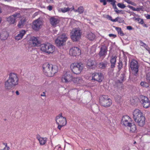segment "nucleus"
Masks as SVG:
<instances>
[{"instance_id": "obj_22", "label": "nucleus", "mask_w": 150, "mask_h": 150, "mask_svg": "<svg viewBox=\"0 0 150 150\" xmlns=\"http://www.w3.org/2000/svg\"><path fill=\"white\" fill-rule=\"evenodd\" d=\"M8 35L7 32L5 30H4L0 34V38L2 40H5L7 38Z\"/></svg>"}, {"instance_id": "obj_9", "label": "nucleus", "mask_w": 150, "mask_h": 150, "mask_svg": "<svg viewBox=\"0 0 150 150\" xmlns=\"http://www.w3.org/2000/svg\"><path fill=\"white\" fill-rule=\"evenodd\" d=\"M21 16L20 13H16L13 15L6 18V21L10 25L16 24L17 19L21 18Z\"/></svg>"}, {"instance_id": "obj_16", "label": "nucleus", "mask_w": 150, "mask_h": 150, "mask_svg": "<svg viewBox=\"0 0 150 150\" xmlns=\"http://www.w3.org/2000/svg\"><path fill=\"white\" fill-rule=\"evenodd\" d=\"M69 54L73 56L79 55L81 54V50L77 47H73L70 49Z\"/></svg>"}, {"instance_id": "obj_37", "label": "nucleus", "mask_w": 150, "mask_h": 150, "mask_svg": "<svg viewBox=\"0 0 150 150\" xmlns=\"http://www.w3.org/2000/svg\"><path fill=\"white\" fill-rule=\"evenodd\" d=\"M140 85L146 88H147L149 86V84L145 82H142L140 83Z\"/></svg>"}, {"instance_id": "obj_33", "label": "nucleus", "mask_w": 150, "mask_h": 150, "mask_svg": "<svg viewBox=\"0 0 150 150\" xmlns=\"http://www.w3.org/2000/svg\"><path fill=\"white\" fill-rule=\"evenodd\" d=\"M115 30L117 31L118 34H120L121 36H123L125 35V34L123 32V31L121 30V28L119 27H116L115 28Z\"/></svg>"}, {"instance_id": "obj_10", "label": "nucleus", "mask_w": 150, "mask_h": 150, "mask_svg": "<svg viewBox=\"0 0 150 150\" xmlns=\"http://www.w3.org/2000/svg\"><path fill=\"white\" fill-rule=\"evenodd\" d=\"M67 39L68 35L63 33L58 37L55 41V43L58 47L63 46Z\"/></svg>"}, {"instance_id": "obj_52", "label": "nucleus", "mask_w": 150, "mask_h": 150, "mask_svg": "<svg viewBox=\"0 0 150 150\" xmlns=\"http://www.w3.org/2000/svg\"><path fill=\"white\" fill-rule=\"evenodd\" d=\"M47 2L49 3H51L53 2V0H47Z\"/></svg>"}, {"instance_id": "obj_13", "label": "nucleus", "mask_w": 150, "mask_h": 150, "mask_svg": "<svg viewBox=\"0 0 150 150\" xmlns=\"http://www.w3.org/2000/svg\"><path fill=\"white\" fill-rule=\"evenodd\" d=\"M130 67L133 71V73L136 75L138 71L139 65L138 62L135 60H133L130 64Z\"/></svg>"}, {"instance_id": "obj_59", "label": "nucleus", "mask_w": 150, "mask_h": 150, "mask_svg": "<svg viewBox=\"0 0 150 150\" xmlns=\"http://www.w3.org/2000/svg\"><path fill=\"white\" fill-rule=\"evenodd\" d=\"M136 143V141H134V143H133V144H135Z\"/></svg>"}, {"instance_id": "obj_60", "label": "nucleus", "mask_w": 150, "mask_h": 150, "mask_svg": "<svg viewBox=\"0 0 150 150\" xmlns=\"http://www.w3.org/2000/svg\"><path fill=\"white\" fill-rule=\"evenodd\" d=\"M31 1H33L34 0H30Z\"/></svg>"}, {"instance_id": "obj_28", "label": "nucleus", "mask_w": 150, "mask_h": 150, "mask_svg": "<svg viewBox=\"0 0 150 150\" xmlns=\"http://www.w3.org/2000/svg\"><path fill=\"white\" fill-rule=\"evenodd\" d=\"M86 38L90 40H93L95 38V35L91 32H88L86 35Z\"/></svg>"}, {"instance_id": "obj_46", "label": "nucleus", "mask_w": 150, "mask_h": 150, "mask_svg": "<svg viewBox=\"0 0 150 150\" xmlns=\"http://www.w3.org/2000/svg\"><path fill=\"white\" fill-rule=\"evenodd\" d=\"M127 29L129 30H130L132 29V28L130 26H127Z\"/></svg>"}, {"instance_id": "obj_8", "label": "nucleus", "mask_w": 150, "mask_h": 150, "mask_svg": "<svg viewBox=\"0 0 150 150\" xmlns=\"http://www.w3.org/2000/svg\"><path fill=\"white\" fill-rule=\"evenodd\" d=\"M100 103L102 106L106 107L110 106L112 104V101L108 96L103 95L100 98Z\"/></svg>"}, {"instance_id": "obj_53", "label": "nucleus", "mask_w": 150, "mask_h": 150, "mask_svg": "<svg viewBox=\"0 0 150 150\" xmlns=\"http://www.w3.org/2000/svg\"><path fill=\"white\" fill-rule=\"evenodd\" d=\"M112 6L113 8L115 9V10H116L117 9L115 4L112 5Z\"/></svg>"}, {"instance_id": "obj_41", "label": "nucleus", "mask_w": 150, "mask_h": 150, "mask_svg": "<svg viewBox=\"0 0 150 150\" xmlns=\"http://www.w3.org/2000/svg\"><path fill=\"white\" fill-rule=\"evenodd\" d=\"M4 145L5 146V147L4 148V149H1L0 150H8L9 149V147H7V144H4Z\"/></svg>"}, {"instance_id": "obj_21", "label": "nucleus", "mask_w": 150, "mask_h": 150, "mask_svg": "<svg viewBox=\"0 0 150 150\" xmlns=\"http://www.w3.org/2000/svg\"><path fill=\"white\" fill-rule=\"evenodd\" d=\"M36 138L39 141L40 144L41 145H45L47 140V138L41 137L39 135L37 136Z\"/></svg>"}, {"instance_id": "obj_6", "label": "nucleus", "mask_w": 150, "mask_h": 150, "mask_svg": "<svg viewBox=\"0 0 150 150\" xmlns=\"http://www.w3.org/2000/svg\"><path fill=\"white\" fill-rule=\"evenodd\" d=\"M56 123L58 125V128L60 130L61 128L63 126L66 125L67 122L66 118L62 116V113L60 114L56 117Z\"/></svg>"}, {"instance_id": "obj_35", "label": "nucleus", "mask_w": 150, "mask_h": 150, "mask_svg": "<svg viewBox=\"0 0 150 150\" xmlns=\"http://www.w3.org/2000/svg\"><path fill=\"white\" fill-rule=\"evenodd\" d=\"M71 9V10L72 9V8H70L69 7H67V8L64 7V8H61L60 9V10H61V11L63 13H65L67 12V11H69Z\"/></svg>"}, {"instance_id": "obj_2", "label": "nucleus", "mask_w": 150, "mask_h": 150, "mask_svg": "<svg viewBox=\"0 0 150 150\" xmlns=\"http://www.w3.org/2000/svg\"><path fill=\"white\" fill-rule=\"evenodd\" d=\"M43 71L45 74L47 76L51 77L54 75L58 71L57 66H53L48 63L44 64L42 66Z\"/></svg>"}, {"instance_id": "obj_1", "label": "nucleus", "mask_w": 150, "mask_h": 150, "mask_svg": "<svg viewBox=\"0 0 150 150\" xmlns=\"http://www.w3.org/2000/svg\"><path fill=\"white\" fill-rule=\"evenodd\" d=\"M18 78L17 75L15 73H11L9 75L7 79L4 83V87L6 90H10L18 84Z\"/></svg>"}, {"instance_id": "obj_23", "label": "nucleus", "mask_w": 150, "mask_h": 150, "mask_svg": "<svg viewBox=\"0 0 150 150\" xmlns=\"http://www.w3.org/2000/svg\"><path fill=\"white\" fill-rule=\"evenodd\" d=\"M127 127L130 132L135 133L137 132L136 126L134 124L131 123Z\"/></svg>"}, {"instance_id": "obj_56", "label": "nucleus", "mask_w": 150, "mask_h": 150, "mask_svg": "<svg viewBox=\"0 0 150 150\" xmlns=\"http://www.w3.org/2000/svg\"><path fill=\"white\" fill-rule=\"evenodd\" d=\"M16 93L17 95H19V93L18 91H16Z\"/></svg>"}, {"instance_id": "obj_61", "label": "nucleus", "mask_w": 150, "mask_h": 150, "mask_svg": "<svg viewBox=\"0 0 150 150\" xmlns=\"http://www.w3.org/2000/svg\"><path fill=\"white\" fill-rule=\"evenodd\" d=\"M86 150H90V149H86Z\"/></svg>"}, {"instance_id": "obj_39", "label": "nucleus", "mask_w": 150, "mask_h": 150, "mask_svg": "<svg viewBox=\"0 0 150 150\" xmlns=\"http://www.w3.org/2000/svg\"><path fill=\"white\" fill-rule=\"evenodd\" d=\"M125 75L124 74H122L120 76V79L119 80L120 83H122L124 80L125 78Z\"/></svg>"}, {"instance_id": "obj_7", "label": "nucleus", "mask_w": 150, "mask_h": 150, "mask_svg": "<svg viewBox=\"0 0 150 150\" xmlns=\"http://www.w3.org/2000/svg\"><path fill=\"white\" fill-rule=\"evenodd\" d=\"M70 68L74 73L77 74H80L82 71L83 66L81 63H75L71 64Z\"/></svg>"}, {"instance_id": "obj_4", "label": "nucleus", "mask_w": 150, "mask_h": 150, "mask_svg": "<svg viewBox=\"0 0 150 150\" xmlns=\"http://www.w3.org/2000/svg\"><path fill=\"white\" fill-rule=\"evenodd\" d=\"M40 46L42 51L48 54L53 53L55 50V47L48 43L42 44Z\"/></svg>"}, {"instance_id": "obj_48", "label": "nucleus", "mask_w": 150, "mask_h": 150, "mask_svg": "<svg viewBox=\"0 0 150 150\" xmlns=\"http://www.w3.org/2000/svg\"><path fill=\"white\" fill-rule=\"evenodd\" d=\"M118 17L116 18L115 19H112V21L113 22H116L117 21H118Z\"/></svg>"}, {"instance_id": "obj_15", "label": "nucleus", "mask_w": 150, "mask_h": 150, "mask_svg": "<svg viewBox=\"0 0 150 150\" xmlns=\"http://www.w3.org/2000/svg\"><path fill=\"white\" fill-rule=\"evenodd\" d=\"M132 122V119L129 116L125 115L122 118L121 124L127 127Z\"/></svg>"}, {"instance_id": "obj_26", "label": "nucleus", "mask_w": 150, "mask_h": 150, "mask_svg": "<svg viewBox=\"0 0 150 150\" xmlns=\"http://www.w3.org/2000/svg\"><path fill=\"white\" fill-rule=\"evenodd\" d=\"M27 20L25 17H23L19 22L17 26L19 28H22L25 25V22Z\"/></svg>"}, {"instance_id": "obj_3", "label": "nucleus", "mask_w": 150, "mask_h": 150, "mask_svg": "<svg viewBox=\"0 0 150 150\" xmlns=\"http://www.w3.org/2000/svg\"><path fill=\"white\" fill-rule=\"evenodd\" d=\"M133 115L134 120L139 126H143L144 125L145 118L140 110L135 109L133 112Z\"/></svg>"}, {"instance_id": "obj_47", "label": "nucleus", "mask_w": 150, "mask_h": 150, "mask_svg": "<svg viewBox=\"0 0 150 150\" xmlns=\"http://www.w3.org/2000/svg\"><path fill=\"white\" fill-rule=\"evenodd\" d=\"M124 0L125 2H127V3H128L129 4H131V3L132 2V1H131L129 0Z\"/></svg>"}, {"instance_id": "obj_54", "label": "nucleus", "mask_w": 150, "mask_h": 150, "mask_svg": "<svg viewBox=\"0 0 150 150\" xmlns=\"http://www.w3.org/2000/svg\"><path fill=\"white\" fill-rule=\"evenodd\" d=\"M146 17L147 19H150V15L148 14L146 16Z\"/></svg>"}, {"instance_id": "obj_19", "label": "nucleus", "mask_w": 150, "mask_h": 150, "mask_svg": "<svg viewBox=\"0 0 150 150\" xmlns=\"http://www.w3.org/2000/svg\"><path fill=\"white\" fill-rule=\"evenodd\" d=\"M107 51L108 48L106 46L104 45H101L99 54L100 57H104L107 54Z\"/></svg>"}, {"instance_id": "obj_57", "label": "nucleus", "mask_w": 150, "mask_h": 150, "mask_svg": "<svg viewBox=\"0 0 150 150\" xmlns=\"http://www.w3.org/2000/svg\"><path fill=\"white\" fill-rule=\"evenodd\" d=\"M120 13L122 14H123L124 13V12L123 11L121 10V12H120Z\"/></svg>"}, {"instance_id": "obj_34", "label": "nucleus", "mask_w": 150, "mask_h": 150, "mask_svg": "<svg viewBox=\"0 0 150 150\" xmlns=\"http://www.w3.org/2000/svg\"><path fill=\"white\" fill-rule=\"evenodd\" d=\"M139 42L141 46L144 47L147 50L149 49V47H148V45H146L142 41L140 40Z\"/></svg>"}, {"instance_id": "obj_43", "label": "nucleus", "mask_w": 150, "mask_h": 150, "mask_svg": "<svg viewBox=\"0 0 150 150\" xmlns=\"http://www.w3.org/2000/svg\"><path fill=\"white\" fill-rule=\"evenodd\" d=\"M100 2L101 3H103L104 5H105L106 4V0H100Z\"/></svg>"}, {"instance_id": "obj_24", "label": "nucleus", "mask_w": 150, "mask_h": 150, "mask_svg": "<svg viewBox=\"0 0 150 150\" xmlns=\"http://www.w3.org/2000/svg\"><path fill=\"white\" fill-rule=\"evenodd\" d=\"M26 31L25 30H22L20 31L19 34H18L15 37V39L19 40L21 39L23 36L25 34Z\"/></svg>"}, {"instance_id": "obj_42", "label": "nucleus", "mask_w": 150, "mask_h": 150, "mask_svg": "<svg viewBox=\"0 0 150 150\" xmlns=\"http://www.w3.org/2000/svg\"><path fill=\"white\" fill-rule=\"evenodd\" d=\"M124 20L121 17H118V22L119 23H122L123 22Z\"/></svg>"}, {"instance_id": "obj_11", "label": "nucleus", "mask_w": 150, "mask_h": 150, "mask_svg": "<svg viewBox=\"0 0 150 150\" xmlns=\"http://www.w3.org/2000/svg\"><path fill=\"white\" fill-rule=\"evenodd\" d=\"M139 100L143 107L147 108L150 106V102L146 97L141 96L140 97Z\"/></svg>"}, {"instance_id": "obj_14", "label": "nucleus", "mask_w": 150, "mask_h": 150, "mask_svg": "<svg viewBox=\"0 0 150 150\" xmlns=\"http://www.w3.org/2000/svg\"><path fill=\"white\" fill-rule=\"evenodd\" d=\"M43 23L40 19H37L34 21L33 23L32 28L35 30H38L41 28Z\"/></svg>"}, {"instance_id": "obj_29", "label": "nucleus", "mask_w": 150, "mask_h": 150, "mask_svg": "<svg viewBox=\"0 0 150 150\" xmlns=\"http://www.w3.org/2000/svg\"><path fill=\"white\" fill-rule=\"evenodd\" d=\"M127 7L129 8L132 10L133 11H144V8L142 6H140L139 7L137 8H134L133 6L130 5H128Z\"/></svg>"}, {"instance_id": "obj_5", "label": "nucleus", "mask_w": 150, "mask_h": 150, "mask_svg": "<svg viewBox=\"0 0 150 150\" xmlns=\"http://www.w3.org/2000/svg\"><path fill=\"white\" fill-rule=\"evenodd\" d=\"M81 34V31L79 28H74L70 33L71 38L74 41H78L80 39Z\"/></svg>"}, {"instance_id": "obj_32", "label": "nucleus", "mask_w": 150, "mask_h": 150, "mask_svg": "<svg viewBox=\"0 0 150 150\" xmlns=\"http://www.w3.org/2000/svg\"><path fill=\"white\" fill-rule=\"evenodd\" d=\"M96 62L95 61L89 59L87 62V65L88 66L91 67L96 64Z\"/></svg>"}, {"instance_id": "obj_38", "label": "nucleus", "mask_w": 150, "mask_h": 150, "mask_svg": "<svg viewBox=\"0 0 150 150\" xmlns=\"http://www.w3.org/2000/svg\"><path fill=\"white\" fill-rule=\"evenodd\" d=\"M117 6L121 8H124L126 7V6L123 4L119 3L117 4Z\"/></svg>"}, {"instance_id": "obj_31", "label": "nucleus", "mask_w": 150, "mask_h": 150, "mask_svg": "<svg viewBox=\"0 0 150 150\" xmlns=\"http://www.w3.org/2000/svg\"><path fill=\"white\" fill-rule=\"evenodd\" d=\"M72 9L71 11L73 10L75 12H78L79 13L81 14L83 13L84 11V9L82 6H80L77 9L75 10L74 7L73 6L72 7Z\"/></svg>"}, {"instance_id": "obj_55", "label": "nucleus", "mask_w": 150, "mask_h": 150, "mask_svg": "<svg viewBox=\"0 0 150 150\" xmlns=\"http://www.w3.org/2000/svg\"><path fill=\"white\" fill-rule=\"evenodd\" d=\"M131 4L132 5H133L134 6H137V4L136 3H135L132 1Z\"/></svg>"}, {"instance_id": "obj_40", "label": "nucleus", "mask_w": 150, "mask_h": 150, "mask_svg": "<svg viewBox=\"0 0 150 150\" xmlns=\"http://www.w3.org/2000/svg\"><path fill=\"white\" fill-rule=\"evenodd\" d=\"M108 2H111V4L112 5L115 4L116 1L115 0H107Z\"/></svg>"}, {"instance_id": "obj_49", "label": "nucleus", "mask_w": 150, "mask_h": 150, "mask_svg": "<svg viewBox=\"0 0 150 150\" xmlns=\"http://www.w3.org/2000/svg\"><path fill=\"white\" fill-rule=\"evenodd\" d=\"M45 94H46L45 92H43L40 95V96H42V97L44 96V97H45L46 96Z\"/></svg>"}, {"instance_id": "obj_30", "label": "nucleus", "mask_w": 150, "mask_h": 150, "mask_svg": "<svg viewBox=\"0 0 150 150\" xmlns=\"http://www.w3.org/2000/svg\"><path fill=\"white\" fill-rule=\"evenodd\" d=\"M117 58V57L115 56H112L111 57L110 62L111 63V67L112 68H113L115 67Z\"/></svg>"}, {"instance_id": "obj_27", "label": "nucleus", "mask_w": 150, "mask_h": 150, "mask_svg": "<svg viewBox=\"0 0 150 150\" xmlns=\"http://www.w3.org/2000/svg\"><path fill=\"white\" fill-rule=\"evenodd\" d=\"M72 81L75 83L77 84H81L83 82L82 79L80 77L73 78Z\"/></svg>"}, {"instance_id": "obj_51", "label": "nucleus", "mask_w": 150, "mask_h": 150, "mask_svg": "<svg viewBox=\"0 0 150 150\" xmlns=\"http://www.w3.org/2000/svg\"><path fill=\"white\" fill-rule=\"evenodd\" d=\"M109 36L110 37H116V35L113 34H110L109 35Z\"/></svg>"}, {"instance_id": "obj_17", "label": "nucleus", "mask_w": 150, "mask_h": 150, "mask_svg": "<svg viewBox=\"0 0 150 150\" xmlns=\"http://www.w3.org/2000/svg\"><path fill=\"white\" fill-rule=\"evenodd\" d=\"M29 45L32 47H37L40 45V42L37 38L34 37H31L29 41Z\"/></svg>"}, {"instance_id": "obj_20", "label": "nucleus", "mask_w": 150, "mask_h": 150, "mask_svg": "<svg viewBox=\"0 0 150 150\" xmlns=\"http://www.w3.org/2000/svg\"><path fill=\"white\" fill-rule=\"evenodd\" d=\"M50 21L52 25L55 27L59 23V20L57 18L52 17L50 18Z\"/></svg>"}, {"instance_id": "obj_25", "label": "nucleus", "mask_w": 150, "mask_h": 150, "mask_svg": "<svg viewBox=\"0 0 150 150\" xmlns=\"http://www.w3.org/2000/svg\"><path fill=\"white\" fill-rule=\"evenodd\" d=\"M108 64L107 61H104L98 64L97 66L100 69H105L107 67Z\"/></svg>"}, {"instance_id": "obj_45", "label": "nucleus", "mask_w": 150, "mask_h": 150, "mask_svg": "<svg viewBox=\"0 0 150 150\" xmlns=\"http://www.w3.org/2000/svg\"><path fill=\"white\" fill-rule=\"evenodd\" d=\"M47 8L49 11H51L52 10V7L51 6H49L47 7Z\"/></svg>"}, {"instance_id": "obj_18", "label": "nucleus", "mask_w": 150, "mask_h": 150, "mask_svg": "<svg viewBox=\"0 0 150 150\" xmlns=\"http://www.w3.org/2000/svg\"><path fill=\"white\" fill-rule=\"evenodd\" d=\"M92 80L96 81L99 82L102 81L103 77L101 73H94L92 75Z\"/></svg>"}, {"instance_id": "obj_50", "label": "nucleus", "mask_w": 150, "mask_h": 150, "mask_svg": "<svg viewBox=\"0 0 150 150\" xmlns=\"http://www.w3.org/2000/svg\"><path fill=\"white\" fill-rule=\"evenodd\" d=\"M115 11L118 14L120 13L121 12V10H118V9L116 10H115Z\"/></svg>"}, {"instance_id": "obj_44", "label": "nucleus", "mask_w": 150, "mask_h": 150, "mask_svg": "<svg viewBox=\"0 0 150 150\" xmlns=\"http://www.w3.org/2000/svg\"><path fill=\"white\" fill-rule=\"evenodd\" d=\"M106 18L111 21H112V20L111 16L109 15H107L106 16Z\"/></svg>"}, {"instance_id": "obj_58", "label": "nucleus", "mask_w": 150, "mask_h": 150, "mask_svg": "<svg viewBox=\"0 0 150 150\" xmlns=\"http://www.w3.org/2000/svg\"><path fill=\"white\" fill-rule=\"evenodd\" d=\"M147 51H148V52H149V54H150V48Z\"/></svg>"}, {"instance_id": "obj_36", "label": "nucleus", "mask_w": 150, "mask_h": 150, "mask_svg": "<svg viewBox=\"0 0 150 150\" xmlns=\"http://www.w3.org/2000/svg\"><path fill=\"white\" fill-rule=\"evenodd\" d=\"M146 79L147 81L150 83V70L146 74Z\"/></svg>"}, {"instance_id": "obj_12", "label": "nucleus", "mask_w": 150, "mask_h": 150, "mask_svg": "<svg viewBox=\"0 0 150 150\" xmlns=\"http://www.w3.org/2000/svg\"><path fill=\"white\" fill-rule=\"evenodd\" d=\"M73 76L69 72H67L62 76L61 80L63 82L67 83L73 80Z\"/></svg>"}]
</instances>
